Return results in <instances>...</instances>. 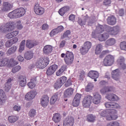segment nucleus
<instances>
[{"label": "nucleus", "instance_id": "7ed1b4c3", "mask_svg": "<svg viewBox=\"0 0 126 126\" xmlns=\"http://www.w3.org/2000/svg\"><path fill=\"white\" fill-rule=\"evenodd\" d=\"M73 60H74V57L73 56V53L72 52L67 51L65 54V57L64 59V61L67 65H70L73 63Z\"/></svg>", "mask_w": 126, "mask_h": 126}, {"label": "nucleus", "instance_id": "0e129e2a", "mask_svg": "<svg viewBox=\"0 0 126 126\" xmlns=\"http://www.w3.org/2000/svg\"><path fill=\"white\" fill-rule=\"evenodd\" d=\"M70 85H71V80L70 79H68L65 84V87H68Z\"/></svg>", "mask_w": 126, "mask_h": 126}, {"label": "nucleus", "instance_id": "37998d69", "mask_svg": "<svg viewBox=\"0 0 126 126\" xmlns=\"http://www.w3.org/2000/svg\"><path fill=\"white\" fill-rule=\"evenodd\" d=\"M94 87V85L93 84L90 83L86 86L85 88V91H86V92H90V91L93 89Z\"/></svg>", "mask_w": 126, "mask_h": 126}, {"label": "nucleus", "instance_id": "bf43d9fd", "mask_svg": "<svg viewBox=\"0 0 126 126\" xmlns=\"http://www.w3.org/2000/svg\"><path fill=\"white\" fill-rule=\"evenodd\" d=\"M10 64L11 65H16V64H18V62H16L14 59H11L9 61Z\"/></svg>", "mask_w": 126, "mask_h": 126}, {"label": "nucleus", "instance_id": "9d476101", "mask_svg": "<svg viewBox=\"0 0 126 126\" xmlns=\"http://www.w3.org/2000/svg\"><path fill=\"white\" fill-rule=\"evenodd\" d=\"M36 95H37V92H36V91L29 92L25 95V99L27 101H30L34 99Z\"/></svg>", "mask_w": 126, "mask_h": 126}, {"label": "nucleus", "instance_id": "a18cd8bd", "mask_svg": "<svg viewBox=\"0 0 126 126\" xmlns=\"http://www.w3.org/2000/svg\"><path fill=\"white\" fill-rule=\"evenodd\" d=\"M80 52L82 55H86L89 52V50L83 45L80 49Z\"/></svg>", "mask_w": 126, "mask_h": 126}, {"label": "nucleus", "instance_id": "4c0bfd02", "mask_svg": "<svg viewBox=\"0 0 126 126\" xmlns=\"http://www.w3.org/2000/svg\"><path fill=\"white\" fill-rule=\"evenodd\" d=\"M95 119H96V117L92 114L88 115L87 116V121L90 123H94L95 122Z\"/></svg>", "mask_w": 126, "mask_h": 126}, {"label": "nucleus", "instance_id": "8fccbe9b", "mask_svg": "<svg viewBox=\"0 0 126 126\" xmlns=\"http://www.w3.org/2000/svg\"><path fill=\"white\" fill-rule=\"evenodd\" d=\"M80 103V100L73 98V101H72V105L73 107H78V106H79Z\"/></svg>", "mask_w": 126, "mask_h": 126}, {"label": "nucleus", "instance_id": "864d4df0", "mask_svg": "<svg viewBox=\"0 0 126 126\" xmlns=\"http://www.w3.org/2000/svg\"><path fill=\"white\" fill-rule=\"evenodd\" d=\"M85 74V72H84V71L81 70V71H80L79 74V79H80V80H83Z\"/></svg>", "mask_w": 126, "mask_h": 126}, {"label": "nucleus", "instance_id": "393cba45", "mask_svg": "<svg viewBox=\"0 0 126 126\" xmlns=\"http://www.w3.org/2000/svg\"><path fill=\"white\" fill-rule=\"evenodd\" d=\"M105 98L109 100V101H117L118 99V96L114 94H110L105 96Z\"/></svg>", "mask_w": 126, "mask_h": 126}, {"label": "nucleus", "instance_id": "e2e57ef3", "mask_svg": "<svg viewBox=\"0 0 126 126\" xmlns=\"http://www.w3.org/2000/svg\"><path fill=\"white\" fill-rule=\"evenodd\" d=\"M14 111H17V112H19L21 110V107L18 105H15L13 108Z\"/></svg>", "mask_w": 126, "mask_h": 126}, {"label": "nucleus", "instance_id": "2f4dec72", "mask_svg": "<svg viewBox=\"0 0 126 126\" xmlns=\"http://www.w3.org/2000/svg\"><path fill=\"white\" fill-rule=\"evenodd\" d=\"M52 120L53 121L56 123V124L58 123H60L61 120V114L59 113L54 114Z\"/></svg>", "mask_w": 126, "mask_h": 126}, {"label": "nucleus", "instance_id": "052dcab7", "mask_svg": "<svg viewBox=\"0 0 126 126\" xmlns=\"http://www.w3.org/2000/svg\"><path fill=\"white\" fill-rule=\"evenodd\" d=\"M81 94H78V93H77L74 97V99H76V100H78L79 101H80V99H81Z\"/></svg>", "mask_w": 126, "mask_h": 126}, {"label": "nucleus", "instance_id": "09e8293b", "mask_svg": "<svg viewBox=\"0 0 126 126\" xmlns=\"http://www.w3.org/2000/svg\"><path fill=\"white\" fill-rule=\"evenodd\" d=\"M29 116L31 118H34L36 116V110L34 109H31L29 112Z\"/></svg>", "mask_w": 126, "mask_h": 126}, {"label": "nucleus", "instance_id": "680f3d73", "mask_svg": "<svg viewBox=\"0 0 126 126\" xmlns=\"http://www.w3.org/2000/svg\"><path fill=\"white\" fill-rule=\"evenodd\" d=\"M93 102L94 104H95V105H98L100 102L101 99H99L98 98H93Z\"/></svg>", "mask_w": 126, "mask_h": 126}, {"label": "nucleus", "instance_id": "0eeeda50", "mask_svg": "<svg viewBox=\"0 0 126 126\" xmlns=\"http://www.w3.org/2000/svg\"><path fill=\"white\" fill-rule=\"evenodd\" d=\"M92 101V96L90 95H88L86 96L83 100V106L85 108H89L90 105H91V102Z\"/></svg>", "mask_w": 126, "mask_h": 126}, {"label": "nucleus", "instance_id": "6e6d98bb", "mask_svg": "<svg viewBox=\"0 0 126 126\" xmlns=\"http://www.w3.org/2000/svg\"><path fill=\"white\" fill-rule=\"evenodd\" d=\"M93 95H94V99H98L99 100H101L102 98L101 97V95H100V94L97 92L94 93Z\"/></svg>", "mask_w": 126, "mask_h": 126}, {"label": "nucleus", "instance_id": "9b49d317", "mask_svg": "<svg viewBox=\"0 0 126 126\" xmlns=\"http://www.w3.org/2000/svg\"><path fill=\"white\" fill-rule=\"evenodd\" d=\"M37 45H38V43L34 40L28 39L26 40V46L28 49H32V48H34Z\"/></svg>", "mask_w": 126, "mask_h": 126}, {"label": "nucleus", "instance_id": "4468645a", "mask_svg": "<svg viewBox=\"0 0 126 126\" xmlns=\"http://www.w3.org/2000/svg\"><path fill=\"white\" fill-rule=\"evenodd\" d=\"M63 30V26H59L58 28L54 29L53 30L50 32V36L51 37H53L56 34H59Z\"/></svg>", "mask_w": 126, "mask_h": 126}, {"label": "nucleus", "instance_id": "c03bdc74", "mask_svg": "<svg viewBox=\"0 0 126 126\" xmlns=\"http://www.w3.org/2000/svg\"><path fill=\"white\" fill-rule=\"evenodd\" d=\"M25 40H23L20 43V47L19 48V53H21L24 51V47H25Z\"/></svg>", "mask_w": 126, "mask_h": 126}, {"label": "nucleus", "instance_id": "6e6552de", "mask_svg": "<svg viewBox=\"0 0 126 126\" xmlns=\"http://www.w3.org/2000/svg\"><path fill=\"white\" fill-rule=\"evenodd\" d=\"M12 7H13V5H12L11 3H9V2L3 1L1 10L3 12H6V11L10 10Z\"/></svg>", "mask_w": 126, "mask_h": 126}, {"label": "nucleus", "instance_id": "774afa93", "mask_svg": "<svg viewBox=\"0 0 126 126\" xmlns=\"http://www.w3.org/2000/svg\"><path fill=\"white\" fill-rule=\"evenodd\" d=\"M103 4L104 5H109L111 4V0H104Z\"/></svg>", "mask_w": 126, "mask_h": 126}, {"label": "nucleus", "instance_id": "13d9d810", "mask_svg": "<svg viewBox=\"0 0 126 126\" xmlns=\"http://www.w3.org/2000/svg\"><path fill=\"white\" fill-rule=\"evenodd\" d=\"M119 123L117 122H112L107 124V126H119Z\"/></svg>", "mask_w": 126, "mask_h": 126}, {"label": "nucleus", "instance_id": "f8f14e48", "mask_svg": "<svg viewBox=\"0 0 126 126\" xmlns=\"http://www.w3.org/2000/svg\"><path fill=\"white\" fill-rule=\"evenodd\" d=\"M57 69H58V65L53 64L48 68L46 71V74L47 75H52L56 72Z\"/></svg>", "mask_w": 126, "mask_h": 126}, {"label": "nucleus", "instance_id": "4d7b16f0", "mask_svg": "<svg viewBox=\"0 0 126 126\" xmlns=\"http://www.w3.org/2000/svg\"><path fill=\"white\" fill-rule=\"evenodd\" d=\"M67 78L65 76L61 77L60 79H59V81L61 82L62 84L63 85L65 82H66Z\"/></svg>", "mask_w": 126, "mask_h": 126}, {"label": "nucleus", "instance_id": "39448f33", "mask_svg": "<svg viewBox=\"0 0 126 126\" xmlns=\"http://www.w3.org/2000/svg\"><path fill=\"white\" fill-rule=\"evenodd\" d=\"M115 62V57L109 55L106 56L103 61V64L105 66H110L112 65Z\"/></svg>", "mask_w": 126, "mask_h": 126}, {"label": "nucleus", "instance_id": "3c124183", "mask_svg": "<svg viewBox=\"0 0 126 126\" xmlns=\"http://www.w3.org/2000/svg\"><path fill=\"white\" fill-rule=\"evenodd\" d=\"M69 35H70V31L67 30L63 33V35L61 36V39H63L64 38H67Z\"/></svg>", "mask_w": 126, "mask_h": 126}, {"label": "nucleus", "instance_id": "dca6fc26", "mask_svg": "<svg viewBox=\"0 0 126 126\" xmlns=\"http://www.w3.org/2000/svg\"><path fill=\"white\" fill-rule=\"evenodd\" d=\"M109 113L110 114H116L117 111L115 109H108L106 110H103L100 113V116L101 117H107L109 115Z\"/></svg>", "mask_w": 126, "mask_h": 126}, {"label": "nucleus", "instance_id": "f257e3e1", "mask_svg": "<svg viewBox=\"0 0 126 126\" xmlns=\"http://www.w3.org/2000/svg\"><path fill=\"white\" fill-rule=\"evenodd\" d=\"M17 26V28L18 29H22L23 28V26L22 25L20 24H17L15 22L10 21L7 23L5 26L1 27L0 30L1 32H3L4 33L5 32H10V31H12L14 28Z\"/></svg>", "mask_w": 126, "mask_h": 126}, {"label": "nucleus", "instance_id": "ddd939ff", "mask_svg": "<svg viewBox=\"0 0 126 126\" xmlns=\"http://www.w3.org/2000/svg\"><path fill=\"white\" fill-rule=\"evenodd\" d=\"M34 11L37 15H42L44 13V8L39 6V4H35L34 6Z\"/></svg>", "mask_w": 126, "mask_h": 126}, {"label": "nucleus", "instance_id": "de8ad7c7", "mask_svg": "<svg viewBox=\"0 0 126 126\" xmlns=\"http://www.w3.org/2000/svg\"><path fill=\"white\" fill-rule=\"evenodd\" d=\"M63 85L62 83V82H61L60 81V80L58 79V80H57L56 83H55L54 87H55V89H58V88H61V87H62V86H63Z\"/></svg>", "mask_w": 126, "mask_h": 126}, {"label": "nucleus", "instance_id": "49530a36", "mask_svg": "<svg viewBox=\"0 0 126 126\" xmlns=\"http://www.w3.org/2000/svg\"><path fill=\"white\" fill-rule=\"evenodd\" d=\"M83 46L88 49V50L89 51V50L91 49V47L92 46V43H91L90 41H86L84 43Z\"/></svg>", "mask_w": 126, "mask_h": 126}, {"label": "nucleus", "instance_id": "b1692460", "mask_svg": "<svg viewBox=\"0 0 126 126\" xmlns=\"http://www.w3.org/2000/svg\"><path fill=\"white\" fill-rule=\"evenodd\" d=\"M107 23L109 25H115L116 23L117 22V19L116 17L114 16H111L108 17L107 19Z\"/></svg>", "mask_w": 126, "mask_h": 126}, {"label": "nucleus", "instance_id": "e433bc0d", "mask_svg": "<svg viewBox=\"0 0 126 126\" xmlns=\"http://www.w3.org/2000/svg\"><path fill=\"white\" fill-rule=\"evenodd\" d=\"M5 93L2 90H0V103H2L5 100Z\"/></svg>", "mask_w": 126, "mask_h": 126}, {"label": "nucleus", "instance_id": "f3484780", "mask_svg": "<svg viewBox=\"0 0 126 126\" xmlns=\"http://www.w3.org/2000/svg\"><path fill=\"white\" fill-rule=\"evenodd\" d=\"M112 77L114 80H116V81H119L120 80V71L118 69H117L115 70H113L112 72Z\"/></svg>", "mask_w": 126, "mask_h": 126}, {"label": "nucleus", "instance_id": "423d86ee", "mask_svg": "<svg viewBox=\"0 0 126 126\" xmlns=\"http://www.w3.org/2000/svg\"><path fill=\"white\" fill-rule=\"evenodd\" d=\"M73 125H74V118L73 117H67L63 121V126H73Z\"/></svg>", "mask_w": 126, "mask_h": 126}, {"label": "nucleus", "instance_id": "c756f323", "mask_svg": "<svg viewBox=\"0 0 126 126\" xmlns=\"http://www.w3.org/2000/svg\"><path fill=\"white\" fill-rule=\"evenodd\" d=\"M16 10L17 11V13L19 18L23 16V15H24V14H25L26 12V11H25V9L23 7L16 9Z\"/></svg>", "mask_w": 126, "mask_h": 126}, {"label": "nucleus", "instance_id": "bb28decb", "mask_svg": "<svg viewBox=\"0 0 126 126\" xmlns=\"http://www.w3.org/2000/svg\"><path fill=\"white\" fill-rule=\"evenodd\" d=\"M88 76L91 78H98L99 73L97 71H90L88 73Z\"/></svg>", "mask_w": 126, "mask_h": 126}, {"label": "nucleus", "instance_id": "412c9836", "mask_svg": "<svg viewBox=\"0 0 126 126\" xmlns=\"http://www.w3.org/2000/svg\"><path fill=\"white\" fill-rule=\"evenodd\" d=\"M13 80V79L10 78H8L7 80V82L5 84V87H4L5 91L8 92L10 90L11 88V81Z\"/></svg>", "mask_w": 126, "mask_h": 126}, {"label": "nucleus", "instance_id": "aec40b11", "mask_svg": "<svg viewBox=\"0 0 126 126\" xmlns=\"http://www.w3.org/2000/svg\"><path fill=\"white\" fill-rule=\"evenodd\" d=\"M106 108H114L118 109L120 107V105L116 102H107L105 103Z\"/></svg>", "mask_w": 126, "mask_h": 126}, {"label": "nucleus", "instance_id": "72a5a7b5", "mask_svg": "<svg viewBox=\"0 0 126 126\" xmlns=\"http://www.w3.org/2000/svg\"><path fill=\"white\" fill-rule=\"evenodd\" d=\"M112 90H113V87H104L100 90V92L102 94H105L107 93V92H111Z\"/></svg>", "mask_w": 126, "mask_h": 126}, {"label": "nucleus", "instance_id": "c9c22d12", "mask_svg": "<svg viewBox=\"0 0 126 126\" xmlns=\"http://www.w3.org/2000/svg\"><path fill=\"white\" fill-rule=\"evenodd\" d=\"M115 43L116 40L115 38H110L106 41L105 45L106 46H113V45H115Z\"/></svg>", "mask_w": 126, "mask_h": 126}, {"label": "nucleus", "instance_id": "5701e85b", "mask_svg": "<svg viewBox=\"0 0 126 126\" xmlns=\"http://www.w3.org/2000/svg\"><path fill=\"white\" fill-rule=\"evenodd\" d=\"M49 103V97L48 95L43 96L41 99V104L42 107H46Z\"/></svg>", "mask_w": 126, "mask_h": 126}, {"label": "nucleus", "instance_id": "f03ea898", "mask_svg": "<svg viewBox=\"0 0 126 126\" xmlns=\"http://www.w3.org/2000/svg\"><path fill=\"white\" fill-rule=\"evenodd\" d=\"M49 58H40L38 62L36 63L35 65L37 68L43 69L45 68L47 65L49 64Z\"/></svg>", "mask_w": 126, "mask_h": 126}, {"label": "nucleus", "instance_id": "c85d7f7f", "mask_svg": "<svg viewBox=\"0 0 126 126\" xmlns=\"http://www.w3.org/2000/svg\"><path fill=\"white\" fill-rule=\"evenodd\" d=\"M8 17L11 18V19H14L16 18H19L16 9L12 11V12L9 13L8 15Z\"/></svg>", "mask_w": 126, "mask_h": 126}, {"label": "nucleus", "instance_id": "a211bd4d", "mask_svg": "<svg viewBox=\"0 0 126 126\" xmlns=\"http://www.w3.org/2000/svg\"><path fill=\"white\" fill-rule=\"evenodd\" d=\"M73 89L71 88L66 89L64 93V98H69V97H71V95H73Z\"/></svg>", "mask_w": 126, "mask_h": 126}, {"label": "nucleus", "instance_id": "20e7f679", "mask_svg": "<svg viewBox=\"0 0 126 126\" xmlns=\"http://www.w3.org/2000/svg\"><path fill=\"white\" fill-rule=\"evenodd\" d=\"M90 20V18L87 16H85V18H84L83 20H82L81 19H80L78 20V23L81 26H83V25H85L86 23V21H87L88 23L89 24H93V23H94L95 21H96V18L94 17V18L92 20V18H91Z\"/></svg>", "mask_w": 126, "mask_h": 126}, {"label": "nucleus", "instance_id": "7c9ffc66", "mask_svg": "<svg viewBox=\"0 0 126 126\" xmlns=\"http://www.w3.org/2000/svg\"><path fill=\"white\" fill-rule=\"evenodd\" d=\"M19 85L21 87H24L26 85V78L23 76H20L19 77Z\"/></svg>", "mask_w": 126, "mask_h": 126}, {"label": "nucleus", "instance_id": "69168bd1", "mask_svg": "<svg viewBox=\"0 0 126 126\" xmlns=\"http://www.w3.org/2000/svg\"><path fill=\"white\" fill-rule=\"evenodd\" d=\"M12 45L13 44H12L11 40L7 41L5 43V46L6 47V48H9V47H11V46H12Z\"/></svg>", "mask_w": 126, "mask_h": 126}, {"label": "nucleus", "instance_id": "a19ab883", "mask_svg": "<svg viewBox=\"0 0 126 126\" xmlns=\"http://www.w3.org/2000/svg\"><path fill=\"white\" fill-rule=\"evenodd\" d=\"M17 49V47H16V46H13L10 48L7 51L8 55H12V54H14V53L16 52Z\"/></svg>", "mask_w": 126, "mask_h": 126}, {"label": "nucleus", "instance_id": "1a4fd4ad", "mask_svg": "<svg viewBox=\"0 0 126 126\" xmlns=\"http://www.w3.org/2000/svg\"><path fill=\"white\" fill-rule=\"evenodd\" d=\"M103 32H104V26L99 25L96 28V30L92 32V36L93 38H96L97 37V34H100Z\"/></svg>", "mask_w": 126, "mask_h": 126}, {"label": "nucleus", "instance_id": "f704fd0d", "mask_svg": "<svg viewBox=\"0 0 126 126\" xmlns=\"http://www.w3.org/2000/svg\"><path fill=\"white\" fill-rule=\"evenodd\" d=\"M59 99V94L58 93H55L52 96L50 102L51 104H54L57 102V100Z\"/></svg>", "mask_w": 126, "mask_h": 126}, {"label": "nucleus", "instance_id": "4be33fe9", "mask_svg": "<svg viewBox=\"0 0 126 126\" xmlns=\"http://www.w3.org/2000/svg\"><path fill=\"white\" fill-rule=\"evenodd\" d=\"M117 63L121 66L123 69H126V65L125 64V58L120 57L117 60Z\"/></svg>", "mask_w": 126, "mask_h": 126}, {"label": "nucleus", "instance_id": "473e14b6", "mask_svg": "<svg viewBox=\"0 0 126 126\" xmlns=\"http://www.w3.org/2000/svg\"><path fill=\"white\" fill-rule=\"evenodd\" d=\"M24 57L25 60H31L33 58V52L32 51H27L25 53Z\"/></svg>", "mask_w": 126, "mask_h": 126}, {"label": "nucleus", "instance_id": "5fc2aeb1", "mask_svg": "<svg viewBox=\"0 0 126 126\" xmlns=\"http://www.w3.org/2000/svg\"><path fill=\"white\" fill-rule=\"evenodd\" d=\"M20 69H21V67L19 65H18L15 67H14L12 69V71L13 73H15L17 72V71H19Z\"/></svg>", "mask_w": 126, "mask_h": 126}, {"label": "nucleus", "instance_id": "603ef678", "mask_svg": "<svg viewBox=\"0 0 126 126\" xmlns=\"http://www.w3.org/2000/svg\"><path fill=\"white\" fill-rule=\"evenodd\" d=\"M120 47L121 50L126 51V42L125 41L121 42Z\"/></svg>", "mask_w": 126, "mask_h": 126}, {"label": "nucleus", "instance_id": "2eb2a0df", "mask_svg": "<svg viewBox=\"0 0 126 126\" xmlns=\"http://www.w3.org/2000/svg\"><path fill=\"white\" fill-rule=\"evenodd\" d=\"M120 28L119 26H115L112 28H109L108 32L110 35H117L119 33Z\"/></svg>", "mask_w": 126, "mask_h": 126}, {"label": "nucleus", "instance_id": "58836bf2", "mask_svg": "<svg viewBox=\"0 0 126 126\" xmlns=\"http://www.w3.org/2000/svg\"><path fill=\"white\" fill-rule=\"evenodd\" d=\"M8 120L9 123L13 124L14 123H15V122H17V121H18V118L16 116H10L8 117Z\"/></svg>", "mask_w": 126, "mask_h": 126}, {"label": "nucleus", "instance_id": "6ab92c4d", "mask_svg": "<svg viewBox=\"0 0 126 126\" xmlns=\"http://www.w3.org/2000/svg\"><path fill=\"white\" fill-rule=\"evenodd\" d=\"M53 51V47L51 45H45L43 49V52L45 55H49L52 53Z\"/></svg>", "mask_w": 126, "mask_h": 126}, {"label": "nucleus", "instance_id": "ea45409f", "mask_svg": "<svg viewBox=\"0 0 126 126\" xmlns=\"http://www.w3.org/2000/svg\"><path fill=\"white\" fill-rule=\"evenodd\" d=\"M9 60L7 58H4L0 60V66H5V65L8 63Z\"/></svg>", "mask_w": 126, "mask_h": 126}, {"label": "nucleus", "instance_id": "a878e982", "mask_svg": "<svg viewBox=\"0 0 126 126\" xmlns=\"http://www.w3.org/2000/svg\"><path fill=\"white\" fill-rule=\"evenodd\" d=\"M36 81H37V78H32L31 80V82H30L28 84V86L29 88H30L31 89H33V88H34L36 86V84H35V83H36Z\"/></svg>", "mask_w": 126, "mask_h": 126}, {"label": "nucleus", "instance_id": "cd10ccee", "mask_svg": "<svg viewBox=\"0 0 126 126\" xmlns=\"http://www.w3.org/2000/svg\"><path fill=\"white\" fill-rule=\"evenodd\" d=\"M109 37V33H104L103 34H99L98 35V40L100 41V42H103V41H106L107 39Z\"/></svg>", "mask_w": 126, "mask_h": 126}, {"label": "nucleus", "instance_id": "338daca9", "mask_svg": "<svg viewBox=\"0 0 126 126\" xmlns=\"http://www.w3.org/2000/svg\"><path fill=\"white\" fill-rule=\"evenodd\" d=\"M10 41H11L12 44L13 45V44H15V43H17V41H18V38L14 37L13 39H11Z\"/></svg>", "mask_w": 126, "mask_h": 126}, {"label": "nucleus", "instance_id": "79ce46f5", "mask_svg": "<svg viewBox=\"0 0 126 126\" xmlns=\"http://www.w3.org/2000/svg\"><path fill=\"white\" fill-rule=\"evenodd\" d=\"M102 49H103V46L101 44L97 45L95 50L96 55H99L102 52Z\"/></svg>", "mask_w": 126, "mask_h": 126}]
</instances>
